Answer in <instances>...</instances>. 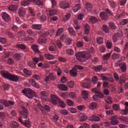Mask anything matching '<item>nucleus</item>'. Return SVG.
Segmentation results:
<instances>
[{
  "label": "nucleus",
  "mask_w": 128,
  "mask_h": 128,
  "mask_svg": "<svg viewBox=\"0 0 128 128\" xmlns=\"http://www.w3.org/2000/svg\"><path fill=\"white\" fill-rule=\"evenodd\" d=\"M22 54H18L14 55V58L16 59L17 60H19L21 57L22 56Z\"/></svg>",
  "instance_id": "obj_42"
},
{
  "label": "nucleus",
  "mask_w": 128,
  "mask_h": 128,
  "mask_svg": "<svg viewBox=\"0 0 128 128\" xmlns=\"http://www.w3.org/2000/svg\"><path fill=\"white\" fill-rule=\"evenodd\" d=\"M18 14L20 17H24L26 14L24 9V8H20L18 10Z\"/></svg>",
  "instance_id": "obj_25"
},
{
  "label": "nucleus",
  "mask_w": 128,
  "mask_h": 128,
  "mask_svg": "<svg viewBox=\"0 0 128 128\" xmlns=\"http://www.w3.org/2000/svg\"><path fill=\"white\" fill-rule=\"evenodd\" d=\"M29 84H31L32 86H34L36 88H40L39 84H38L36 80L34 79H30L29 80Z\"/></svg>",
  "instance_id": "obj_12"
},
{
  "label": "nucleus",
  "mask_w": 128,
  "mask_h": 128,
  "mask_svg": "<svg viewBox=\"0 0 128 128\" xmlns=\"http://www.w3.org/2000/svg\"><path fill=\"white\" fill-rule=\"evenodd\" d=\"M125 82H126V78L124 76H122L120 77V84L124 83Z\"/></svg>",
  "instance_id": "obj_59"
},
{
  "label": "nucleus",
  "mask_w": 128,
  "mask_h": 128,
  "mask_svg": "<svg viewBox=\"0 0 128 128\" xmlns=\"http://www.w3.org/2000/svg\"><path fill=\"white\" fill-rule=\"evenodd\" d=\"M90 120L92 122H100V117L94 116H92V117H90Z\"/></svg>",
  "instance_id": "obj_31"
},
{
  "label": "nucleus",
  "mask_w": 128,
  "mask_h": 128,
  "mask_svg": "<svg viewBox=\"0 0 128 128\" xmlns=\"http://www.w3.org/2000/svg\"><path fill=\"white\" fill-rule=\"evenodd\" d=\"M69 96H70V98H76V92H70V94H69Z\"/></svg>",
  "instance_id": "obj_58"
},
{
  "label": "nucleus",
  "mask_w": 128,
  "mask_h": 128,
  "mask_svg": "<svg viewBox=\"0 0 128 128\" xmlns=\"http://www.w3.org/2000/svg\"><path fill=\"white\" fill-rule=\"evenodd\" d=\"M80 9V4H76L72 8L74 12H76Z\"/></svg>",
  "instance_id": "obj_23"
},
{
  "label": "nucleus",
  "mask_w": 128,
  "mask_h": 128,
  "mask_svg": "<svg viewBox=\"0 0 128 128\" xmlns=\"http://www.w3.org/2000/svg\"><path fill=\"white\" fill-rule=\"evenodd\" d=\"M2 18L4 20V22H10V18L8 14L6 12H4L2 14Z\"/></svg>",
  "instance_id": "obj_11"
},
{
  "label": "nucleus",
  "mask_w": 128,
  "mask_h": 128,
  "mask_svg": "<svg viewBox=\"0 0 128 128\" xmlns=\"http://www.w3.org/2000/svg\"><path fill=\"white\" fill-rule=\"evenodd\" d=\"M16 46L17 48H20L21 50H26V46L24 44H16Z\"/></svg>",
  "instance_id": "obj_36"
},
{
  "label": "nucleus",
  "mask_w": 128,
  "mask_h": 128,
  "mask_svg": "<svg viewBox=\"0 0 128 128\" xmlns=\"http://www.w3.org/2000/svg\"><path fill=\"white\" fill-rule=\"evenodd\" d=\"M49 50L54 54H56V49L55 45L51 46L49 48Z\"/></svg>",
  "instance_id": "obj_24"
},
{
  "label": "nucleus",
  "mask_w": 128,
  "mask_h": 128,
  "mask_svg": "<svg viewBox=\"0 0 128 128\" xmlns=\"http://www.w3.org/2000/svg\"><path fill=\"white\" fill-rule=\"evenodd\" d=\"M90 125L87 123H84L83 126H81L78 128H89Z\"/></svg>",
  "instance_id": "obj_62"
},
{
  "label": "nucleus",
  "mask_w": 128,
  "mask_h": 128,
  "mask_svg": "<svg viewBox=\"0 0 128 128\" xmlns=\"http://www.w3.org/2000/svg\"><path fill=\"white\" fill-rule=\"evenodd\" d=\"M100 18L103 20H107L108 16L106 12H102L100 14Z\"/></svg>",
  "instance_id": "obj_16"
},
{
  "label": "nucleus",
  "mask_w": 128,
  "mask_h": 128,
  "mask_svg": "<svg viewBox=\"0 0 128 128\" xmlns=\"http://www.w3.org/2000/svg\"><path fill=\"white\" fill-rule=\"evenodd\" d=\"M111 54H112L110 53H108L107 54H104L103 56V60H108L110 58Z\"/></svg>",
  "instance_id": "obj_37"
},
{
  "label": "nucleus",
  "mask_w": 128,
  "mask_h": 128,
  "mask_svg": "<svg viewBox=\"0 0 128 128\" xmlns=\"http://www.w3.org/2000/svg\"><path fill=\"white\" fill-rule=\"evenodd\" d=\"M52 103L53 104H56L58 103L60 106H61L62 108H64V107L66 106V104L62 100H60L57 96L52 95Z\"/></svg>",
  "instance_id": "obj_5"
},
{
  "label": "nucleus",
  "mask_w": 128,
  "mask_h": 128,
  "mask_svg": "<svg viewBox=\"0 0 128 128\" xmlns=\"http://www.w3.org/2000/svg\"><path fill=\"white\" fill-rule=\"evenodd\" d=\"M82 95L84 99L86 100L88 98V91L84 90L82 92Z\"/></svg>",
  "instance_id": "obj_28"
},
{
  "label": "nucleus",
  "mask_w": 128,
  "mask_h": 128,
  "mask_svg": "<svg viewBox=\"0 0 128 128\" xmlns=\"http://www.w3.org/2000/svg\"><path fill=\"white\" fill-rule=\"evenodd\" d=\"M35 2L36 4L40 6H42L44 4V1L40 0H35V2Z\"/></svg>",
  "instance_id": "obj_47"
},
{
  "label": "nucleus",
  "mask_w": 128,
  "mask_h": 128,
  "mask_svg": "<svg viewBox=\"0 0 128 128\" xmlns=\"http://www.w3.org/2000/svg\"><path fill=\"white\" fill-rule=\"evenodd\" d=\"M86 8L90 12L92 10V5L90 4V3H86Z\"/></svg>",
  "instance_id": "obj_39"
},
{
  "label": "nucleus",
  "mask_w": 128,
  "mask_h": 128,
  "mask_svg": "<svg viewBox=\"0 0 128 128\" xmlns=\"http://www.w3.org/2000/svg\"><path fill=\"white\" fill-rule=\"evenodd\" d=\"M46 38H38V44H46Z\"/></svg>",
  "instance_id": "obj_41"
},
{
  "label": "nucleus",
  "mask_w": 128,
  "mask_h": 128,
  "mask_svg": "<svg viewBox=\"0 0 128 128\" xmlns=\"http://www.w3.org/2000/svg\"><path fill=\"white\" fill-rule=\"evenodd\" d=\"M113 108L114 110H119L120 109V108L119 105L117 104H114L113 105Z\"/></svg>",
  "instance_id": "obj_60"
},
{
  "label": "nucleus",
  "mask_w": 128,
  "mask_h": 128,
  "mask_svg": "<svg viewBox=\"0 0 128 128\" xmlns=\"http://www.w3.org/2000/svg\"><path fill=\"white\" fill-rule=\"evenodd\" d=\"M31 48L33 51L36 53H40V50H38V46L36 44H32L31 46Z\"/></svg>",
  "instance_id": "obj_22"
},
{
  "label": "nucleus",
  "mask_w": 128,
  "mask_h": 128,
  "mask_svg": "<svg viewBox=\"0 0 128 128\" xmlns=\"http://www.w3.org/2000/svg\"><path fill=\"white\" fill-rule=\"evenodd\" d=\"M128 22V20L124 19L120 22V24L121 26H124L125 24H127Z\"/></svg>",
  "instance_id": "obj_61"
},
{
  "label": "nucleus",
  "mask_w": 128,
  "mask_h": 128,
  "mask_svg": "<svg viewBox=\"0 0 128 128\" xmlns=\"http://www.w3.org/2000/svg\"><path fill=\"white\" fill-rule=\"evenodd\" d=\"M44 56L48 60H52L54 58V56L51 54H45Z\"/></svg>",
  "instance_id": "obj_33"
},
{
  "label": "nucleus",
  "mask_w": 128,
  "mask_h": 128,
  "mask_svg": "<svg viewBox=\"0 0 128 128\" xmlns=\"http://www.w3.org/2000/svg\"><path fill=\"white\" fill-rule=\"evenodd\" d=\"M22 92L27 98L32 99L33 96H36V94L33 92L32 90L30 88L24 89L22 90Z\"/></svg>",
  "instance_id": "obj_4"
},
{
  "label": "nucleus",
  "mask_w": 128,
  "mask_h": 128,
  "mask_svg": "<svg viewBox=\"0 0 128 128\" xmlns=\"http://www.w3.org/2000/svg\"><path fill=\"white\" fill-rule=\"evenodd\" d=\"M63 32H64V28H59L58 30H57L56 32V36H60Z\"/></svg>",
  "instance_id": "obj_45"
},
{
  "label": "nucleus",
  "mask_w": 128,
  "mask_h": 128,
  "mask_svg": "<svg viewBox=\"0 0 128 128\" xmlns=\"http://www.w3.org/2000/svg\"><path fill=\"white\" fill-rule=\"evenodd\" d=\"M123 36V34L122 31L119 32L118 33L115 34L113 36V41L114 42H116L118 40V38H121Z\"/></svg>",
  "instance_id": "obj_10"
},
{
  "label": "nucleus",
  "mask_w": 128,
  "mask_h": 128,
  "mask_svg": "<svg viewBox=\"0 0 128 128\" xmlns=\"http://www.w3.org/2000/svg\"><path fill=\"white\" fill-rule=\"evenodd\" d=\"M102 30L105 32L106 34L109 33V28L106 25H103L102 26Z\"/></svg>",
  "instance_id": "obj_44"
},
{
  "label": "nucleus",
  "mask_w": 128,
  "mask_h": 128,
  "mask_svg": "<svg viewBox=\"0 0 128 128\" xmlns=\"http://www.w3.org/2000/svg\"><path fill=\"white\" fill-rule=\"evenodd\" d=\"M96 107H97L96 102H92L90 104V109L94 110V109L96 108Z\"/></svg>",
  "instance_id": "obj_35"
},
{
  "label": "nucleus",
  "mask_w": 128,
  "mask_h": 128,
  "mask_svg": "<svg viewBox=\"0 0 128 128\" xmlns=\"http://www.w3.org/2000/svg\"><path fill=\"white\" fill-rule=\"evenodd\" d=\"M8 10L11 12H16L18 10V6L15 4H12L8 6Z\"/></svg>",
  "instance_id": "obj_18"
},
{
  "label": "nucleus",
  "mask_w": 128,
  "mask_h": 128,
  "mask_svg": "<svg viewBox=\"0 0 128 128\" xmlns=\"http://www.w3.org/2000/svg\"><path fill=\"white\" fill-rule=\"evenodd\" d=\"M68 36L66 35H62L61 38H60V40H62L63 42H65L66 40H68Z\"/></svg>",
  "instance_id": "obj_57"
},
{
  "label": "nucleus",
  "mask_w": 128,
  "mask_h": 128,
  "mask_svg": "<svg viewBox=\"0 0 128 128\" xmlns=\"http://www.w3.org/2000/svg\"><path fill=\"white\" fill-rule=\"evenodd\" d=\"M56 13H57V10L56 9L51 10L48 11V16H51L56 15Z\"/></svg>",
  "instance_id": "obj_21"
},
{
  "label": "nucleus",
  "mask_w": 128,
  "mask_h": 128,
  "mask_svg": "<svg viewBox=\"0 0 128 128\" xmlns=\"http://www.w3.org/2000/svg\"><path fill=\"white\" fill-rule=\"evenodd\" d=\"M109 4L112 8H115L116 6V3L113 0L109 2Z\"/></svg>",
  "instance_id": "obj_43"
},
{
  "label": "nucleus",
  "mask_w": 128,
  "mask_h": 128,
  "mask_svg": "<svg viewBox=\"0 0 128 128\" xmlns=\"http://www.w3.org/2000/svg\"><path fill=\"white\" fill-rule=\"evenodd\" d=\"M96 42H98V44H102L104 43L103 38L99 37L98 38H96Z\"/></svg>",
  "instance_id": "obj_46"
},
{
  "label": "nucleus",
  "mask_w": 128,
  "mask_h": 128,
  "mask_svg": "<svg viewBox=\"0 0 128 128\" xmlns=\"http://www.w3.org/2000/svg\"><path fill=\"white\" fill-rule=\"evenodd\" d=\"M24 74H25V76H26V78L30 77L32 74V72L28 70L26 68L24 69Z\"/></svg>",
  "instance_id": "obj_20"
},
{
  "label": "nucleus",
  "mask_w": 128,
  "mask_h": 128,
  "mask_svg": "<svg viewBox=\"0 0 128 128\" xmlns=\"http://www.w3.org/2000/svg\"><path fill=\"white\" fill-rule=\"evenodd\" d=\"M30 4V0H24L21 2V5L24 6H28Z\"/></svg>",
  "instance_id": "obj_50"
},
{
  "label": "nucleus",
  "mask_w": 128,
  "mask_h": 128,
  "mask_svg": "<svg viewBox=\"0 0 128 128\" xmlns=\"http://www.w3.org/2000/svg\"><path fill=\"white\" fill-rule=\"evenodd\" d=\"M69 112H70L72 114H76V110L74 108H68Z\"/></svg>",
  "instance_id": "obj_56"
},
{
  "label": "nucleus",
  "mask_w": 128,
  "mask_h": 128,
  "mask_svg": "<svg viewBox=\"0 0 128 128\" xmlns=\"http://www.w3.org/2000/svg\"><path fill=\"white\" fill-rule=\"evenodd\" d=\"M94 70L96 72H100V70H102V66L98 65V66H94Z\"/></svg>",
  "instance_id": "obj_27"
},
{
  "label": "nucleus",
  "mask_w": 128,
  "mask_h": 128,
  "mask_svg": "<svg viewBox=\"0 0 128 128\" xmlns=\"http://www.w3.org/2000/svg\"><path fill=\"white\" fill-rule=\"evenodd\" d=\"M68 31L71 36H76V32L74 30V29L72 28H68Z\"/></svg>",
  "instance_id": "obj_34"
},
{
  "label": "nucleus",
  "mask_w": 128,
  "mask_h": 128,
  "mask_svg": "<svg viewBox=\"0 0 128 128\" xmlns=\"http://www.w3.org/2000/svg\"><path fill=\"white\" fill-rule=\"evenodd\" d=\"M70 74L72 76L75 77L77 76V70L76 69L73 68L70 70Z\"/></svg>",
  "instance_id": "obj_30"
},
{
  "label": "nucleus",
  "mask_w": 128,
  "mask_h": 128,
  "mask_svg": "<svg viewBox=\"0 0 128 128\" xmlns=\"http://www.w3.org/2000/svg\"><path fill=\"white\" fill-rule=\"evenodd\" d=\"M84 33H86V34H89V32H90V26L88 24H86L84 25Z\"/></svg>",
  "instance_id": "obj_29"
},
{
  "label": "nucleus",
  "mask_w": 128,
  "mask_h": 128,
  "mask_svg": "<svg viewBox=\"0 0 128 128\" xmlns=\"http://www.w3.org/2000/svg\"><path fill=\"white\" fill-rule=\"evenodd\" d=\"M111 124L116 126L119 124V122L118 120V116H114L112 117Z\"/></svg>",
  "instance_id": "obj_13"
},
{
  "label": "nucleus",
  "mask_w": 128,
  "mask_h": 128,
  "mask_svg": "<svg viewBox=\"0 0 128 128\" xmlns=\"http://www.w3.org/2000/svg\"><path fill=\"white\" fill-rule=\"evenodd\" d=\"M71 16V14L70 13H68L66 15L64 18H63L64 22H66L68 20Z\"/></svg>",
  "instance_id": "obj_51"
},
{
  "label": "nucleus",
  "mask_w": 128,
  "mask_h": 128,
  "mask_svg": "<svg viewBox=\"0 0 128 128\" xmlns=\"http://www.w3.org/2000/svg\"><path fill=\"white\" fill-rule=\"evenodd\" d=\"M26 40L30 43H33L34 42V38H32L29 36L26 38Z\"/></svg>",
  "instance_id": "obj_53"
},
{
  "label": "nucleus",
  "mask_w": 128,
  "mask_h": 128,
  "mask_svg": "<svg viewBox=\"0 0 128 128\" xmlns=\"http://www.w3.org/2000/svg\"><path fill=\"white\" fill-rule=\"evenodd\" d=\"M11 126L13 128H18L19 126V124L18 122H16L14 121H13L12 122H11Z\"/></svg>",
  "instance_id": "obj_40"
},
{
  "label": "nucleus",
  "mask_w": 128,
  "mask_h": 128,
  "mask_svg": "<svg viewBox=\"0 0 128 128\" xmlns=\"http://www.w3.org/2000/svg\"><path fill=\"white\" fill-rule=\"evenodd\" d=\"M28 66L32 68H36V64L34 63L33 62H28Z\"/></svg>",
  "instance_id": "obj_38"
},
{
  "label": "nucleus",
  "mask_w": 128,
  "mask_h": 128,
  "mask_svg": "<svg viewBox=\"0 0 128 128\" xmlns=\"http://www.w3.org/2000/svg\"><path fill=\"white\" fill-rule=\"evenodd\" d=\"M92 92L93 93L96 94V96H97L100 98H104V94L102 92L100 91V90L98 88H93L92 89Z\"/></svg>",
  "instance_id": "obj_7"
},
{
  "label": "nucleus",
  "mask_w": 128,
  "mask_h": 128,
  "mask_svg": "<svg viewBox=\"0 0 128 128\" xmlns=\"http://www.w3.org/2000/svg\"><path fill=\"white\" fill-rule=\"evenodd\" d=\"M0 103L4 104V106L6 107L9 106L10 105L14 106V102L10 100L6 101L4 100H0Z\"/></svg>",
  "instance_id": "obj_9"
},
{
  "label": "nucleus",
  "mask_w": 128,
  "mask_h": 128,
  "mask_svg": "<svg viewBox=\"0 0 128 128\" xmlns=\"http://www.w3.org/2000/svg\"><path fill=\"white\" fill-rule=\"evenodd\" d=\"M32 78L36 80H40V76L38 74H34L32 76Z\"/></svg>",
  "instance_id": "obj_48"
},
{
  "label": "nucleus",
  "mask_w": 128,
  "mask_h": 128,
  "mask_svg": "<svg viewBox=\"0 0 128 128\" xmlns=\"http://www.w3.org/2000/svg\"><path fill=\"white\" fill-rule=\"evenodd\" d=\"M90 22H92V24H94L95 22H96L98 20L97 18L94 17V16H92V18H90Z\"/></svg>",
  "instance_id": "obj_52"
},
{
  "label": "nucleus",
  "mask_w": 128,
  "mask_h": 128,
  "mask_svg": "<svg viewBox=\"0 0 128 128\" xmlns=\"http://www.w3.org/2000/svg\"><path fill=\"white\" fill-rule=\"evenodd\" d=\"M72 4V0H66L59 3L60 8L63 10L67 9L70 8V4Z\"/></svg>",
  "instance_id": "obj_6"
},
{
  "label": "nucleus",
  "mask_w": 128,
  "mask_h": 128,
  "mask_svg": "<svg viewBox=\"0 0 128 128\" xmlns=\"http://www.w3.org/2000/svg\"><path fill=\"white\" fill-rule=\"evenodd\" d=\"M66 52L70 55V56H72L74 54V50L72 49H68L66 50Z\"/></svg>",
  "instance_id": "obj_54"
},
{
  "label": "nucleus",
  "mask_w": 128,
  "mask_h": 128,
  "mask_svg": "<svg viewBox=\"0 0 128 128\" xmlns=\"http://www.w3.org/2000/svg\"><path fill=\"white\" fill-rule=\"evenodd\" d=\"M54 34V30H51L50 31H48V32H45L44 34V36H53Z\"/></svg>",
  "instance_id": "obj_26"
},
{
  "label": "nucleus",
  "mask_w": 128,
  "mask_h": 128,
  "mask_svg": "<svg viewBox=\"0 0 128 128\" xmlns=\"http://www.w3.org/2000/svg\"><path fill=\"white\" fill-rule=\"evenodd\" d=\"M104 100L107 104H112V98L108 96L106 97H104Z\"/></svg>",
  "instance_id": "obj_32"
},
{
  "label": "nucleus",
  "mask_w": 128,
  "mask_h": 128,
  "mask_svg": "<svg viewBox=\"0 0 128 128\" xmlns=\"http://www.w3.org/2000/svg\"><path fill=\"white\" fill-rule=\"evenodd\" d=\"M42 28V24H34L32 25V28L34 30H40Z\"/></svg>",
  "instance_id": "obj_19"
},
{
  "label": "nucleus",
  "mask_w": 128,
  "mask_h": 128,
  "mask_svg": "<svg viewBox=\"0 0 128 128\" xmlns=\"http://www.w3.org/2000/svg\"><path fill=\"white\" fill-rule=\"evenodd\" d=\"M56 77L52 73L50 74L49 75L45 77L44 81L46 84L48 83L50 81H55Z\"/></svg>",
  "instance_id": "obj_8"
},
{
  "label": "nucleus",
  "mask_w": 128,
  "mask_h": 128,
  "mask_svg": "<svg viewBox=\"0 0 128 128\" xmlns=\"http://www.w3.org/2000/svg\"><path fill=\"white\" fill-rule=\"evenodd\" d=\"M109 27H110V28L112 30L116 28V26L114 23H113L112 22H110V23H109Z\"/></svg>",
  "instance_id": "obj_55"
},
{
  "label": "nucleus",
  "mask_w": 128,
  "mask_h": 128,
  "mask_svg": "<svg viewBox=\"0 0 128 128\" xmlns=\"http://www.w3.org/2000/svg\"><path fill=\"white\" fill-rule=\"evenodd\" d=\"M0 42L2 44H6V40L5 38H0Z\"/></svg>",
  "instance_id": "obj_63"
},
{
  "label": "nucleus",
  "mask_w": 128,
  "mask_h": 128,
  "mask_svg": "<svg viewBox=\"0 0 128 128\" xmlns=\"http://www.w3.org/2000/svg\"><path fill=\"white\" fill-rule=\"evenodd\" d=\"M75 56L76 59L81 62H84L88 59V56L84 52H78Z\"/></svg>",
  "instance_id": "obj_3"
},
{
  "label": "nucleus",
  "mask_w": 128,
  "mask_h": 128,
  "mask_svg": "<svg viewBox=\"0 0 128 128\" xmlns=\"http://www.w3.org/2000/svg\"><path fill=\"white\" fill-rule=\"evenodd\" d=\"M98 81V78L97 76H94L92 78V82L94 84H96Z\"/></svg>",
  "instance_id": "obj_64"
},
{
  "label": "nucleus",
  "mask_w": 128,
  "mask_h": 128,
  "mask_svg": "<svg viewBox=\"0 0 128 128\" xmlns=\"http://www.w3.org/2000/svg\"><path fill=\"white\" fill-rule=\"evenodd\" d=\"M81 86L83 88H91V86H92L90 83L85 81H83L82 82H81Z\"/></svg>",
  "instance_id": "obj_15"
},
{
  "label": "nucleus",
  "mask_w": 128,
  "mask_h": 128,
  "mask_svg": "<svg viewBox=\"0 0 128 128\" xmlns=\"http://www.w3.org/2000/svg\"><path fill=\"white\" fill-rule=\"evenodd\" d=\"M1 74L4 78L10 81L16 82L19 80V78L18 76L13 75L10 74L6 70L1 71Z\"/></svg>",
  "instance_id": "obj_2"
},
{
  "label": "nucleus",
  "mask_w": 128,
  "mask_h": 128,
  "mask_svg": "<svg viewBox=\"0 0 128 128\" xmlns=\"http://www.w3.org/2000/svg\"><path fill=\"white\" fill-rule=\"evenodd\" d=\"M119 119L122 122H126V124H128V118L127 117H125V116H120V117Z\"/></svg>",
  "instance_id": "obj_49"
},
{
  "label": "nucleus",
  "mask_w": 128,
  "mask_h": 128,
  "mask_svg": "<svg viewBox=\"0 0 128 128\" xmlns=\"http://www.w3.org/2000/svg\"><path fill=\"white\" fill-rule=\"evenodd\" d=\"M58 88L60 90H62L64 92H66L68 90V87L65 86L64 84H58Z\"/></svg>",
  "instance_id": "obj_17"
},
{
  "label": "nucleus",
  "mask_w": 128,
  "mask_h": 128,
  "mask_svg": "<svg viewBox=\"0 0 128 128\" xmlns=\"http://www.w3.org/2000/svg\"><path fill=\"white\" fill-rule=\"evenodd\" d=\"M78 120L80 122L85 121L86 119H88V117L84 114H80L78 115Z\"/></svg>",
  "instance_id": "obj_14"
},
{
  "label": "nucleus",
  "mask_w": 128,
  "mask_h": 128,
  "mask_svg": "<svg viewBox=\"0 0 128 128\" xmlns=\"http://www.w3.org/2000/svg\"><path fill=\"white\" fill-rule=\"evenodd\" d=\"M22 112H20V116L18 120L24 126L30 128L31 126V122L28 120H22V119H27L28 116V109L24 106H22Z\"/></svg>",
  "instance_id": "obj_1"
}]
</instances>
